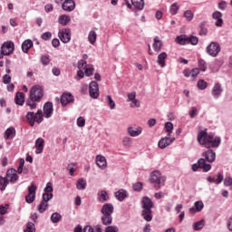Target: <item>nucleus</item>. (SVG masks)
<instances>
[{"label": "nucleus", "instance_id": "1", "mask_svg": "<svg viewBox=\"0 0 232 232\" xmlns=\"http://www.w3.org/2000/svg\"><path fill=\"white\" fill-rule=\"evenodd\" d=\"M198 142H199L201 146H205V148L210 150V148H218L222 140L220 137H214L211 134H208L206 130H201L198 134Z\"/></svg>", "mask_w": 232, "mask_h": 232}, {"label": "nucleus", "instance_id": "2", "mask_svg": "<svg viewBox=\"0 0 232 232\" xmlns=\"http://www.w3.org/2000/svg\"><path fill=\"white\" fill-rule=\"evenodd\" d=\"M153 201L149 197H143L141 199V215L144 218V220L147 222H151L153 220V216H151V209H153Z\"/></svg>", "mask_w": 232, "mask_h": 232}, {"label": "nucleus", "instance_id": "3", "mask_svg": "<svg viewBox=\"0 0 232 232\" xmlns=\"http://www.w3.org/2000/svg\"><path fill=\"white\" fill-rule=\"evenodd\" d=\"M150 182L151 184H154L156 189H160L166 183V177L162 176L160 171L154 170L150 173Z\"/></svg>", "mask_w": 232, "mask_h": 232}, {"label": "nucleus", "instance_id": "4", "mask_svg": "<svg viewBox=\"0 0 232 232\" xmlns=\"http://www.w3.org/2000/svg\"><path fill=\"white\" fill-rule=\"evenodd\" d=\"M44 115L43 114L42 110H38L36 113L34 111H29L26 114L27 122L32 127L35 125V122H37V124H41V122L44 121Z\"/></svg>", "mask_w": 232, "mask_h": 232}, {"label": "nucleus", "instance_id": "5", "mask_svg": "<svg viewBox=\"0 0 232 232\" xmlns=\"http://www.w3.org/2000/svg\"><path fill=\"white\" fill-rule=\"evenodd\" d=\"M43 97H44V92L43 91V87L39 85H34L30 90L29 99L31 101H43Z\"/></svg>", "mask_w": 232, "mask_h": 232}, {"label": "nucleus", "instance_id": "6", "mask_svg": "<svg viewBox=\"0 0 232 232\" xmlns=\"http://www.w3.org/2000/svg\"><path fill=\"white\" fill-rule=\"evenodd\" d=\"M14 49L15 45L14 44V42L4 43L1 46L0 59H3L5 55H12Z\"/></svg>", "mask_w": 232, "mask_h": 232}, {"label": "nucleus", "instance_id": "7", "mask_svg": "<svg viewBox=\"0 0 232 232\" xmlns=\"http://www.w3.org/2000/svg\"><path fill=\"white\" fill-rule=\"evenodd\" d=\"M198 168L203 169L205 173H208L211 169V164L206 163V160L201 158L198 160V164L194 163L191 167L192 171H198Z\"/></svg>", "mask_w": 232, "mask_h": 232}, {"label": "nucleus", "instance_id": "8", "mask_svg": "<svg viewBox=\"0 0 232 232\" xmlns=\"http://www.w3.org/2000/svg\"><path fill=\"white\" fill-rule=\"evenodd\" d=\"M207 53L211 57H217L220 53V44L217 42H212L207 47Z\"/></svg>", "mask_w": 232, "mask_h": 232}, {"label": "nucleus", "instance_id": "9", "mask_svg": "<svg viewBox=\"0 0 232 232\" xmlns=\"http://www.w3.org/2000/svg\"><path fill=\"white\" fill-rule=\"evenodd\" d=\"M35 191H37V186H35V183H32L28 187V194L25 196V202L27 204H32L35 200Z\"/></svg>", "mask_w": 232, "mask_h": 232}, {"label": "nucleus", "instance_id": "10", "mask_svg": "<svg viewBox=\"0 0 232 232\" xmlns=\"http://www.w3.org/2000/svg\"><path fill=\"white\" fill-rule=\"evenodd\" d=\"M58 37L62 41V43H70L72 40V34H70V29H63L58 33Z\"/></svg>", "mask_w": 232, "mask_h": 232}, {"label": "nucleus", "instance_id": "11", "mask_svg": "<svg viewBox=\"0 0 232 232\" xmlns=\"http://www.w3.org/2000/svg\"><path fill=\"white\" fill-rule=\"evenodd\" d=\"M89 93L92 99L99 98V83L97 82H92L89 85Z\"/></svg>", "mask_w": 232, "mask_h": 232}, {"label": "nucleus", "instance_id": "12", "mask_svg": "<svg viewBox=\"0 0 232 232\" xmlns=\"http://www.w3.org/2000/svg\"><path fill=\"white\" fill-rule=\"evenodd\" d=\"M53 113V103L52 102H47L44 105V115L46 119H50Z\"/></svg>", "mask_w": 232, "mask_h": 232}, {"label": "nucleus", "instance_id": "13", "mask_svg": "<svg viewBox=\"0 0 232 232\" xmlns=\"http://www.w3.org/2000/svg\"><path fill=\"white\" fill-rule=\"evenodd\" d=\"M62 8L64 12H73L75 10V1L65 0L62 5Z\"/></svg>", "mask_w": 232, "mask_h": 232}, {"label": "nucleus", "instance_id": "14", "mask_svg": "<svg viewBox=\"0 0 232 232\" xmlns=\"http://www.w3.org/2000/svg\"><path fill=\"white\" fill-rule=\"evenodd\" d=\"M198 73H200V69L198 68H193L192 70L185 69L183 71L184 77H192V79H197Z\"/></svg>", "mask_w": 232, "mask_h": 232}, {"label": "nucleus", "instance_id": "15", "mask_svg": "<svg viewBox=\"0 0 232 232\" xmlns=\"http://www.w3.org/2000/svg\"><path fill=\"white\" fill-rule=\"evenodd\" d=\"M175 141V138H169V137H165L160 140L158 146L160 148V150H164V148H168L169 144Z\"/></svg>", "mask_w": 232, "mask_h": 232}, {"label": "nucleus", "instance_id": "16", "mask_svg": "<svg viewBox=\"0 0 232 232\" xmlns=\"http://www.w3.org/2000/svg\"><path fill=\"white\" fill-rule=\"evenodd\" d=\"M202 157L205 158L207 162H215V160L217 159V153L213 151V150H208L205 152H203Z\"/></svg>", "mask_w": 232, "mask_h": 232}, {"label": "nucleus", "instance_id": "17", "mask_svg": "<svg viewBox=\"0 0 232 232\" xmlns=\"http://www.w3.org/2000/svg\"><path fill=\"white\" fill-rule=\"evenodd\" d=\"M114 208L113 205L111 203H106L102 206V215H109L111 216L113 215Z\"/></svg>", "mask_w": 232, "mask_h": 232}, {"label": "nucleus", "instance_id": "18", "mask_svg": "<svg viewBox=\"0 0 232 232\" xmlns=\"http://www.w3.org/2000/svg\"><path fill=\"white\" fill-rule=\"evenodd\" d=\"M35 153L37 155L43 153V150H44V139L43 138H38L35 140Z\"/></svg>", "mask_w": 232, "mask_h": 232}, {"label": "nucleus", "instance_id": "19", "mask_svg": "<svg viewBox=\"0 0 232 232\" xmlns=\"http://www.w3.org/2000/svg\"><path fill=\"white\" fill-rule=\"evenodd\" d=\"M70 102H73V95L68 92L63 93L61 97L62 105L66 106V104H70Z\"/></svg>", "mask_w": 232, "mask_h": 232}, {"label": "nucleus", "instance_id": "20", "mask_svg": "<svg viewBox=\"0 0 232 232\" xmlns=\"http://www.w3.org/2000/svg\"><path fill=\"white\" fill-rule=\"evenodd\" d=\"M222 92H224L222 85L220 83H216L212 88V95L214 99H218V97L222 95Z\"/></svg>", "mask_w": 232, "mask_h": 232}, {"label": "nucleus", "instance_id": "21", "mask_svg": "<svg viewBox=\"0 0 232 232\" xmlns=\"http://www.w3.org/2000/svg\"><path fill=\"white\" fill-rule=\"evenodd\" d=\"M130 137H139L142 133L141 127H129L127 130Z\"/></svg>", "mask_w": 232, "mask_h": 232}, {"label": "nucleus", "instance_id": "22", "mask_svg": "<svg viewBox=\"0 0 232 232\" xmlns=\"http://www.w3.org/2000/svg\"><path fill=\"white\" fill-rule=\"evenodd\" d=\"M212 18L215 19L216 26H222L224 24V20L222 19V13L220 11H216L212 14Z\"/></svg>", "mask_w": 232, "mask_h": 232}, {"label": "nucleus", "instance_id": "23", "mask_svg": "<svg viewBox=\"0 0 232 232\" xmlns=\"http://www.w3.org/2000/svg\"><path fill=\"white\" fill-rule=\"evenodd\" d=\"M6 177L9 179V181L15 183L19 180V176L15 173V169H8L6 172Z\"/></svg>", "mask_w": 232, "mask_h": 232}, {"label": "nucleus", "instance_id": "24", "mask_svg": "<svg viewBox=\"0 0 232 232\" xmlns=\"http://www.w3.org/2000/svg\"><path fill=\"white\" fill-rule=\"evenodd\" d=\"M96 164L102 169H104L106 168V166H108V163L106 161V158L104 156H101V155H98L96 157Z\"/></svg>", "mask_w": 232, "mask_h": 232}, {"label": "nucleus", "instance_id": "25", "mask_svg": "<svg viewBox=\"0 0 232 232\" xmlns=\"http://www.w3.org/2000/svg\"><path fill=\"white\" fill-rule=\"evenodd\" d=\"M195 208H189V213H198L204 209V203L202 201H196L194 204Z\"/></svg>", "mask_w": 232, "mask_h": 232}, {"label": "nucleus", "instance_id": "26", "mask_svg": "<svg viewBox=\"0 0 232 232\" xmlns=\"http://www.w3.org/2000/svg\"><path fill=\"white\" fill-rule=\"evenodd\" d=\"M166 59H168V53L166 52H163L158 55L157 63L161 66V68H164L166 66Z\"/></svg>", "mask_w": 232, "mask_h": 232}, {"label": "nucleus", "instance_id": "27", "mask_svg": "<svg viewBox=\"0 0 232 232\" xmlns=\"http://www.w3.org/2000/svg\"><path fill=\"white\" fill-rule=\"evenodd\" d=\"M98 200L99 202H102V203L108 202V200H110V196L108 195V192H106V190L99 191Z\"/></svg>", "mask_w": 232, "mask_h": 232}, {"label": "nucleus", "instance_id": "28", "mask_svg": "<svg viewBox=\"0 0 232 232\" xmlns=\"http://www.w3.org/2000/svg\"><path fill=\"white\" fill-rule=\"evenodd\" d=\"M14 102L18 106H23V104H24V93L16 92L15 97H14Z\"/></svg>", "mask_w": 232, "mask_h": 232}, {"label": "nucleus", "instance_id": "29", "mask_svg": "<svg viewBox=\"0 0 232 232\" xmlns=\"http://www.w3.org/2000/svg\"><path fill=\"white\" fill-rule=\"evenodd\" d=\"M32 46H34V42H32V40H25L23 44H22V50L24 53H28L30 48H32Z\"/></svg>", "mask_w": 232, "mask_h": 232}, {"label": "nucleus", "instance_id": "30", "mask_svg": "<svg viewBox=\"0 0 232 232\" xmlns=\"http://www.w3.org/2000/svg\"><path fill=\"white\" fill-rule=\"evenodd\" d=\"M70 21H72V19L70 18V15H66V14H62L58 18V23L62 24V26H66V24H68Z\"/></svg>", "mask_w": 232, "mask_h": 232}, {"label": "nucleus", "instance_id": "31", "mask_svg": "<svg viewBox=\"0 0 232 232\" xmlns=\"http://www.w3.org/2000/svg\"><path fill=\"white\" fill-rule=\"evenodd\" d=\"M111 222H113V218L111 216L102 214V223L103 224V226H111Z\"/></svg>", "mask_w": 232, "mask_h": 232}, {"label": "nucleus", "instance_id": "32", "mask_svg": "<svg viewBox=\"0 0 232 232\" xmlns=\"http://www.w3.org/2000/svg\"><path fill=\"white\" fill-rule=\"evenodd\" d=\"M152 46L154 52H160V50H162V41H160L159 37H155Z\"/></svg>", "mask_w": 232, "mask_h": 232}, {"label": "nucleus", "instance_id": "33", "mask_svg": "<svg viewBox=\"0 0 232 232\" xmlns=\"http://www.w3.org/2000/svg\"><path fill=\"white\" fill-rule=\"evenodd\" d=\"M115 197L120 200V202H122V200L128 197V193L124 189H120L115 193Z\"/></svg>", "mask_w": 232, "mask_h": 232}, {"label": "nucleus", "instance_id": "34", "mask_svg": "<svg viewBox=\"0 0 232 232\" xmlns=\"http://www.w3.org/2000/svg\"><path fill=\"white\" fill-rule=\"evenodd\" d=\"M207 180L208 182H212V183L215 182L216 184H222V181L224 180V176L222 174L218 173L217 179H215V178H212L211 176H208L207 178Z\"/></svg>", "mask_w": 232, "mask_h": 232}, {"label": "nucleus", "instance_id": "35", "mask_svg": "<svg viewBox=\"0 0 232 232\" xmlns=\"http://www.w3.org/2000/svg\"><path fill=\"white\" fill-rule=\"evenodd\" d=\"M15 137V129L14 127L8 128L5 132V139H14Z\"/></svg>", "mask_w": 232, "mask_h": 232}, {"label": "nucleus", "instance_id": "36", "mask_svg": "<svg viewBox=\"0 0 232 232\" xmlns=\"http://www.w3.org/2000/svg\"><path fill=\"white\" fill-rule=\"evenodd\" d=\"M131 5L137 8V10H144V0H131Z\"/></svg>", "mask_w": 232, "mask_h": 232}, {"label": "nucleus", "instance_id": "37", "mask_svg": "<svg viewBox=\"0 0 232 232\" xmlns=\"http://www.w3.org/2000/svg\"><path fill=\"white\" fill-rule=\"evenodd\" d=\"M86 186H87L86 179H84L82 178L79 179L76 182L77 189L84 190V189H86Z\"/></svg>", "mask_w": 232, "mask_h": 232}, {"label": "nucleus", "instance_id": "38", "mask_svg": "<svg viewBox=\"0 0 232 232\" xmlns=\"http://www.w3.org/2000/svg\"><path fill=\"white\" fill-rule=\"evenodd\" d=\"M198 66L200 72H206L208 70V63L202 58L198 60Z\"/></svg>", "mask_w": 232, "mask_h": 232}, {"label": "nucleus", "instance_id": "39", "mask_svg": "<svg viewBox=\"0 0 232 232\" xmlns=\"http://www.w3.org/2000/svg\"><path fill=\"white\" fill-rule=\"evenodd\" d=\"M88 41L91 44H93L97 42V33H95V31L89 32Z\"/></svg>", "mask_w": 232, "mask_h": 232}, {"label": "nucleus", "instance_id": "40", "mask_svg": "<svg viewBox=\"0 0 232 232\" xmlns=\"http://www.w3.org/2000/svg\"><path fill=\"white\" fill-rule=\"evenodd\" d=\"M9 181L8 179L0 177V190L5 191L6 189V186H8Z\"/></svg>", "mask_w": 232, "mask_h": 232}, {"label": "nucleus", "instance_id": "41", "mask_svg": "<svg viewBox=\"0 0 232 232\" xmlns=\"http://www.w3.org/2000/svg\"><path fill=\"white\" fill-rule=\"evenodd\" d=\"M63 217L61 216V214L54 212L52 214L51 216V220L53 224H57L59 222H61Z\"/></svg>", "mask_w": 232, "mask_h": 232}, {"label": "nucleus", "instance_id": "42", "mask_svg": "<svg viewBox=\"0 0 232 232\" xmlns=\"http://www.w3.org/2000/svg\"><path fill=\"white\" fill-rule=\"evenodd\" d=\"M176 43L181 45L188 44V36L184 34L178 36L176 38Z\"/></svg>", "mask_w": 232, "mask_h": 232}, {"label": "nucleus", "instance_id": "43", "mask_svg": "<svg viewBox=\"0 0 232 232\" xmlns=\"http://www.w3.org/2000/svg\"><path fill=\"white\" fill-rule=\"evenodd\" d=\"M48 203L45 201H41V203L38 205V211L39 213H44L46 209H48Z\"/></svg>", "mask_w": 232, "mask_h": 232}, {"label": "nucleus", "instance_id": "44", "mask_svg": "<svg viewBox=\"0 0 232 232\" xmlns=\"http://www.w3.org/2000/svg\"><path fill=\"white\" fill-rule=\"evenodd\" d=\"M122 144L124 148H131V145L133 144V140L130 137H124L122 140Z\"/></svg>", "mask_w": 232, "mask_h": 232}, {"label": "nucleus", "instance_id": "45", "mask_svg": "<svg viewBox=\"0 0 232 232\" xmlns=\"http://www.w3.org/2000/svg\"><path fill=\"white\" fill-rule=\"evenodd\" d=\"M199 35H208V28H206V22L199 24Z\"/></svg>", "mask_w": 232, "mask_h": 232}, {"label": "nucleus", "instance_id": "46", "mask_svg": "<svg viewBox=\"0 0 232 232\" xmlns=\"http://www.w3.org/2000/svg\"><path fill=\"white\" fill-rule=\"evenodd\" d=\"M36 102H40L32 101V99L29 98V100L26 101L25 104L26 106H29L30 110H35V108H37Z\"/></svg>", "mask_w": 232, "mask_h": 232}, {"label": "nucleus", "instance_id": "47", "mask_svg": "<svg viewBox=\"0 0 232 232\" xmlns=\"http://www.w3.org/2000/svg\"><path fill=\"white\" fill-rule=\"evenodd\" d=\"M40 61L42 63V64H44V66H48V64H50V55L48 54H44L42 55L40 58Z\"/></svg>", "mask_w": 232, "mask_h": 232}, {"label": "nucleus", "instance_id": "48", "mask_svg": "<svg viewBox=\"0 0 232 232\" xmlns=\"http://www.w3.org/2000/svg\"><path fill=\"white\" fill-rule=\"evenodd\" d=\"M67 169L69 171V174L71 176H73V173H75V171H77V165L75 163H71L67 166Z\"/></svg>", "mask_w": 232, "mask_h": 232}, {"label": "nucleus", "instance_id": "49", "mask_svg": "<svg viewBox=\"0 0 232 232\" xmlns=\"http://www.w3.org/2000/svg\"><path fill=\"white\" fill-rule=\"evenodd\" d=\"M165 130L168 133V137L171 136V131H173V123L168 121L165 123Z\"/></svg>", "mask_w": 232, "mask_h": 232}, {"label": "nucleus", "instance_id": "50", "mask_svg": "<svg viewBox=\"0 0 232 232\" xmlns=\"http://www.w3.org/2000/svg\"><path fill=\"white\" fill-rule=\"evenodd\" d=\"M52 198H53V194L45 192L43 194L42 202H46L48 204V202H50V200H52Z\"/></svg>", "mask_w": 232, "mask_h": 232}, {"label": "nucleus", "instance_id": "51", "mask_svg": "<svg viewBox=\"0 0 232 232\" xmlns=\"http://www.w3.org/2000/svg\"><path fill=\"white\" fill-rule=\"evenodd\" d=\"M202 227H204V220H200L193 224L194 231H199Z\"/></svg>", "mask_w": 232, "mask_h": 232}, {"label": "nucleus", "instance_id": "52", "mask_svg": "<svg viewBox=\"0 0 232 232\" xmlns=\"http://www.w3.org/2000/svg\"><path fill=\"white\" fill-rule=\"evenodd\" d=\"M188 44H192L193 46L198 44V37L197 36L188 37Z\"/></svg>", "mask_w": 232, "mask_h": 232}, {"label": "nucleus", "instance_id": "53", "mask_svg": "<svg viewBox=\"0 0 232 232\" xmlns=\"http://www.w3.org/2000/svg\"><path fill=\"white\" fill-rule=\"evenodd\" d=\"M184 17L187 19V21H193V12L191 10H187L184 12Z\"/></svg>", "mask_w": 232, "mask_h": 232}, {"label": "nucleus", "instance_id": "54", "mask_svg": "<svg viewBox=\"0 0 232 232\" xmlns=\"http://www.w3.org/2000/svg\"><path fill=\"white\" fill-rule=\"evenodd\" d=\"M197 85L198 90H206L208 88V82L204 80H199Z\"/></svg>", "mask_w": 232, "mask_h": 232}, {"label": "nucleus", "instance_id": "55", "mask_svg": "<svg viewBox=\"0 0 232 232\" xmlns=\"http://www.w3.org/2000/svg\"><path fill=\"white\" fill-rule=\"evenodd\" d=\"M77 126H79V128H84V126H86V120L84 117H79L77 119Z\"/></svg>", "mask_w": 232, "mask_h": 232}, {"label": "nucleus", "instance_id": "56", "mask_svg": "<svg viewBox=\"0 0 232 232\" xmlns=\"http://www.w3.org/2000/svg\"><path fill=\"white\" fill-rule=\"evenodd\" d=\"M8 208L9 205L5 204V205H1L0 206V215H6V213H8Z\"/></svg>", "mask_w": 232, "mask_h": 232}, {"label": "nucleus", "instance_id": "57", "mask_svg": "<svg viewBox=\"0 0 232 232\" xmlns=\"http://www.w3.org/2000/svg\"><path fill=\"white\" fill-rule=\"evenodd\" d=\"M179 5L177 4H173L171 6H170V14L172 15H177V12H179Z\"/></svg>", "mask_w": 232, "mask_h": 232}, {"label": "nucleus", "instance_id": "58", "mask_svg": "<svg viewBox=\"0 0 232 232\" xmlns=\"http://www.w3.org/2000/svg\"><path fill=\"white\" fill-rule=\"evenodd\" d=\"M23 168H24V159H20L17 173L21 175L23 173Z\"/></svg>", "mask_w": 232, "mask_h": 232}, {"label": "nucleus", "instance_id": "59", "mask_svg": "<svg viewBox=\"0 0 232 232\" xmlns=\"http://www.w3.org/2000/svg\"><path fill=\"white\" fill-rule=\"evenodd\" d=\"M107 101L111 110H115V102H113V99H111V96L108 95Z\"/></svg>", "mask_w": 232, "mask_h": 232}, {"label": "nucleus", "instance_id": "60", "mask_svg": "<svg viewBox=\"0 0 232 232\" xmlns=\"http://www.w3.org/2000/svg\"><path fill=\"white\" fill-rule=\"evenodd\" d=\"M105 232H119V227L115 226H109L105 227Z\"/></svg>", "mask_w": 232, "mask_h": 232}, {"label": "nucleus", "instance_id": "61", "mask_svg": "<svg viewBox=\"0 0 232 232\" xmlns=\"http://www.w3.org/2000/svg\"><path fill=\"white\" fill-rule=\"evenodd\" d=\"M42 39H44V41H50V39H52V33L50 32H45L42 34Z\"/></svg>", "mask_w": 232, "mask_h": 232}, {"label": "nucleus", "instance_id": "62", "mask_svg": "<svg viewBox=\"0 0 232 232\" xmlns=\"http://www.w3.org/2000/svg\"><path fill=\"white\" fill-rule=\"evenodd\" d=\"M85 75L87 77H90V75H93V67L92 66H89L85 69Z\"/></svg>", "mask_w": 232, "mask_h": 232}, {"label": "nucleus", "instance_id": "63", "mask_svg": "<svg viewBox=\"0 0 232 232\" xmlns=\"http://www.w3.org/2000/svg\"><path fill=\"white\" fill-rule=\"evenodd\" d=\"M134 191H141L142 190V184L140 182H137L133 185Z\"/></svg>", "mask_w": 232, "mask_h": 232}, {"label": "nucleus", "instance_id": "64", "mask_svg": "<svg viewBox=\"0 0 232 232\" xmlns=\"http://www.w3.org/2000/svg\"><path fill=\"white\" fill-rule=\"evenodd\" d=\"M224 185L232 186V178L231 177L225 178Z\"/></svg>", "mask_w": 232, "mask_h": 232}]
</instances>
